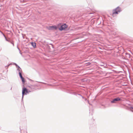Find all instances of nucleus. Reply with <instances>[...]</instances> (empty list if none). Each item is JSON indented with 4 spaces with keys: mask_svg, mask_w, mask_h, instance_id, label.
Listing matches in <instances>:
<instances>
[{
    "mask_svg": "<svg viewBox=\"0 0 133 133\" xmlns=\"http://www.w3.org/2000/svg\"><path fill=\"white\" fill-rule=\"evenodd\" d=\"M68 26L66 24H64L61 26V27L59 29L60 30H62L65 29L67 28Z\"/></svg>",
    "mask_w": 133,
    "mask_h": 133,
    "instance_id": "2",
    "label": "nucleus"
},
{
    "mask_svg": "<svg viewBox=\"0 0 133 133\" xmlns=\"http://www.w3.org/2000/svg\"><path fill=\"white\" fill-rule=\"evenodd\" d=\"M120 99L119 98H117L114 99L111 101V102L112 103H116V102L120 101Z\"/></svg>",
    "mask_w": 133,
    "mask_h": 133,
    "instance_id": "4",
    "label": "nucleus"
},
{
    "mask_svg": "<svg viewBox=\"0 0 133 133\" xmlns=\"http://www.w3.org/2000/svg\"><path fill=\"white\" fill-rule=\"evenodd\" d=\"M28 93V92H22V96L23 97L24 95L25 94L26 95V93Z\"/></svg>",
    "mask_w": 133,
    "mask_h": 133,
    "instance_id": "8",
    "label": "nucleus"
},
{
    "mask_svg": "<svg viewBox=\"0 0 133 133\" xmlns=\"http://www.w3.org/2000/svg\"><path fill=\"white\" fill-rule=\"evenodd\" d=\"M3 36H4V37L6 39V37L4 35V34H3Z\"/></svg>",
    "mask_w": 133,
    "mask_h": 133,
    "instance_id": "10",
    "label": "nucleus"
},
{
    "mask_svg": "<svg viewBox=\"0 0 133 133\" xmlns=\"http://www.w3.org/2000/svg\"><path fill=\"white\" fill-rule=\"evenodd\" d=\"M22 91H28V90L26 88L24 87Z\"/></svg>",
    "mask_w": 133,
    "mask_h": 133,
    "instance_id": "5",
    "label": "nucleus"
},
{
    "mask_svg": "<svg viewBox=\"0 0 133 133\" xmlns=\"http://www.w3.org/2000/svg\"><path fill=\"white\" fill-rule=\"evenodd\" d=\"M121 11L120 8L119 7L117 8L116 9L113 10L112 11V15L113 17L116 16L118 13Z\"/></svg>",
    "mask_w": 133,
    "mask_h": 133,
    "instance_id": "1",
    "label": "nucleus"
},
{
    "mask_svg": "<svg viewBox=\"0 0 133 133\" xmlns=\"http://www.w3.org/2000/svg\"><path fill=\"white\" fill-rule=\"evenodd\" d=\"M19 74L21 78L23 77L22 76L21 73L20 72H19Z\"/></svg>",
    "mask_w": 133,
    "mask_h": 133,
    "instance_id": "9",
    "label": "nucleus"
},
{
    "mask_svg": "<svg viewBox=\"0 0 133 133\" xmlns=\"http://www.w3.org/2000/svg\"><path fill=\"white\" fill-rule=\"evenodd\" d=\"M61 25V24L60 23L58 25Z\"/></svg>",
    "mask_w": 133,
    "mask_h": 133,
    "instance_id": "11",
    "label": "nucleus"
},
{
    "mask_svg": "<svg viewBox=\"0 0 133 133\" xmlns=\"http://www.w3.org/2000/svg\"><path fill=\"white\" fill-rule=\"evenodd\" d=\"M31 45L34 48L36 46V44L35 43H32Z\"/></svg>",
    "mask_w": 133,
    "mask_h": 133,
    "instance_id": "6",
    "label": "nucleus"
},
{
    "mask_svg": "<svg viewBox=\"0 0 133 133\" xmlns=\"http://www.w3.org/2000/svg\"><path fill=\"white\" fill-rule=\"evenodd\" d=\"M48 29L49 30H56L57 27L56 25L50 26L48 28Z\"/></svg>",
    "mask_w": 133,
    "mask_h": 133,
    "instance_id": "3",
    "label": "nucleus"
},
{
    "mask_svg": "<svg viewBox=\"0 0 133 133\" xmlns=\"http://www.w3.org/2000/svg\"><path fill=\"white\" fill-rule=\"evenodd\" d=\"M21 79H22V82L23 83H24L25 82V80L24 78L23 77H22V78H21Z\"/></svg>",
    "mask_w": 133,
    "mask_h": 133,
    "instance_id": "7",
    "label": "nucleus"
}]
</instances>
